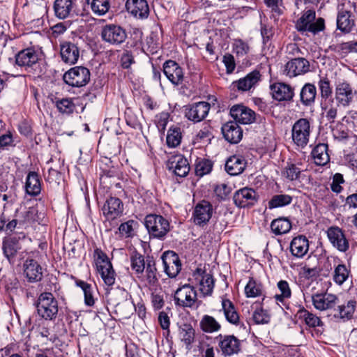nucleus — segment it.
I'll use <instances>...</instances> for the list:
<instances>
[{"label": "nucleus", "instance_id": "obj_1", "mask_svg": "<svg viewBox=\"0 0 357 357\" xmlns=\"http://www.w3.org/2000/svg\"><path fill=\"white\" fill-rule=\"evenodd\" d=\"M36 307L38 315L45 320L54 319L59 311L58 302L50 292L40 294L36 302Z\"/></svg>", "mask_w": 357, "mask_h": 357}, {"label": "nucleus", "instance_id": "obj_2", "mask_svg": "<svg viewBox=\"0 0 357 357\" xmlns=\"http://www.w3.org/2000/svg\"><path fill=\"white\" fill-rule=\"evenodd\" d=\"M94 259L98 272L105 284L112 286L115 282V272L107 255L100 248L94 250Z\"/></svg>", "mask_w": 357, "mask_h": 357}, {"label": "nucleus", "instance_id": "obj_3", "mask_svg": "<svg viewBox=\"0 0 357 357\" xmlns=\"http://www.w3.org/2000/svg\"><path fill=\"white\" fill-rule=\"evenodd\" d=\"M144 225L149 235L158 239L164 238L170 229L169 221L160 215H147Z\"/></svg>", "mask_w": 357, "mask_h": 357}, {"label": "nucleus", "instance_id": "obj_4", "mask_svg": "<svg viewBox=\"0 0 357 357\" xmlns=\"http://www.w3.org/2000/svg\"><path fill=\"white\" fill-rule=\"evenodd\" d=\"M315 11L307 10L303 12L296 23V28L300 32L308 31L316 34L324 29V20L318 18L315 22Z\"/></svg>", "mask_w": 357, "mask_h": 357}, {"label": "nucleus", "instance_id": "obj_5", "mask_svg": "<svg viewBox=\"0 0 357 357\" xmlns=\"http://www.w3.org/2000/svg\"><path fill=\"white\" fill-rule=\"evenodd\" d=\"M352 3L345 1L337 6V28L342 33H349L355 26V20L351 13Z\"/></svg>", "mask_w": 357, "mask_h": 357}, {"label": "nucleus", "instance_id": "obj_6", "mask_svg": "<svg viewBox=\"0 0 357 357\" xmlns=\"http://www.w3.org/2000/svg\"><path fill=\"white\" fill-rule=\"evenodd\" d=\"M311 133L310 123L307 119L297 120L291 128V138L294 143L301 148H304L309 142Z\"/></svg>", "mask_w": 357, "mask_h": 357}, {"label": "nucleus", "instance_id": "obj_7", "mask_svg": "<svg viewBox=\"0 0 357 357\" xmlns=\"http://www.w3.org/2000/svg\"><path fill=\"white\" fill-rule=\"evenodd\" d=\"M356 96V91L354 90L351 85L344 79L339 80L335 85V98L337 105L343 107H349L355 96Z\"/></svg>", "mask_w": 357, "mask_h": 357}, {"label": "nucleus", "instance_id": "obj_8", "mask_svg": "<svg viewBox=\"0 0 357 357\" xmlns=\"http://www.w3.org/2000/svg\"><path fill=\"white\" fill-rule=\"evenodd\" d=\"M90 71L83 66H76L70 68L63 75L65 83L73 87H82L88 84L90 80Z\"/></svg>", "mask_w": 357, "mask_h": 357}, {"label": "nucleus", "instance_id": "obj_9", "mask_svg": "<svg viewBox=\"0 0 357 357\" xmlns=\"http://www.w3.org/2000/svg\"><path fill=\"white\" fill-rule=\"evenodd\" d=\"M100 36L104 42L113 45H120L127 38L126 31L121 26L114 24L102 26Z\"/></svg>", "mask_w": 357, "mask_h": 357}, {"label": "nucleus", "instance_id": "obj_10", "mask_svg": "<svg viewBox=\"0 0 357 357\" xmlns=\"http://www.w3.org/2000/svg\"><path fill=\"white\" fill-rule=\"evenodd\" d=\"M15 64L26 70H30L38 64L39 52L33 47L24 48L15 56Z\"/></svg>", "mask_w": 357, "mask_h": 357}, {"label": "nucleus", "instance_id": "obj_11", "mask_svg": "<svg viewBox=\"0 0 357 357\" xmlns=\"http://www.w3.org/2000/svg\"><path fill=\"white\" fill-rule=\"evenodd\" d=\"M197 291L190 284H184L178 288L174 293V300L176 305L183 307H192L195 304Z\"/></svg>", "mask_w": 357, "mask_h": 357}, {"label": "nucleus", "instance_id": "obj_12", "mask_svg": "<svg viewBox=\"0 0 357 357\" xmlns=\"http://www.w3.org/2000/svg\"><path fill=\"white\" fill-rule=\"evenodd\" d=\"M211 105L208 102L201 101L185 106V116L194 123L203 121L208 114Z\"/></svg>", "mask_w": 357, "mask_h": 357}, {"label": "nucleus", "instance_id": "obj_13", "mask_svg": "<svg viewBox=\"0 0 357 357\" xmlns=\"http://www.w3.org/2000/svg\"><path fill=\"white\" fill-rule=\"evenodd\" d=\"M164 272L169 278H175L181 270V262L178 255L174 251L165 252L161 257Z\"/></svg>", "mask_w": 357, "mask_h": 357}, {"label": "nucleus", "instance_id": "obj_14", "mask_svg": "<svg viewBox=\"0 0 357 357\" xmlns=\"http://www.w3.org/2000/svg\"><path fill=\"white\" fill-rule=\"evenodd\" d=\"M212 215V205L208 201L202 200L195 207L192 213L193 222L196 225L204 227L208 222Z\"/></svg>", "mask_w": 357, "mask_h": 357}, {"label": "nucleus", "instance_id": "obj_15", "mask_svg": "<svg viewBox=\"0 0 357 357\" xmlns=\"http://www.w3.org/2000/svg\"><path fill=\"white\" fill-rule=\"evenodd\" d=\"M166 165L170 172L179 177L186 176L190 169L187 158L181 154L171 155Z\"/></svg>", "mask_w": 357, "mask_h": 357}, {"label": "nucleus", "instance_id": "obj_16", "mask_svg": "<svg viewBox=\"0 0 357 357\" xmlns=\"http://www.w3.org/2000/svg\"><path fill=\"white\" fill-rule=\"evenodd\" d=\"M259 199L257 192L250 188H243L235 192L233 199L238 207L245 208L255 205Z\"/></svg>", "mask_w": 357, "mask_h": 357}, {"label": "nucleus", "instance_id": "obj_17", "mask_svg": "<svg viewBox=\"0 0 357 357\" xmlns=\"http://www.w3.org/2000/svg\"><path fill=\"white\" fill-rule=\"evenodd\" d=\"M310 67V62L305 58H295L284 65L283 73L289 77H294L309 72Z\"/></svg>", "mask_w": 357, "mask_h": 357}, {"label": "nucleus", "instance_id": "obj_18", "mask_svg": "<svg viewBox=\"0 0 357 357\" xmlns=\"http://www.w3.org/2000/svg\"><path fill=\"white\" fill-rule=\"evenodd\" d=\"M102 211L107 220H114L122 215L123 204L120 199L111 197L106 200Z\"/></svg>", "mask_w": 357, "mask_h": 357}, {"label": "nucleus", "instance_id": "obj_19", "mask_svg": "<svg viewBox=\"0 0 357 357\" xmlns=\"http://www.w3.org/2000/svg\"><path fill=\"white\" fill-rule=\"evenodd\" d=\"M218 346L224 356L238 354L241 350L240 340L233 335H220Z\"/></svg>", "mask_w": 357, "mask_h": 357}, {"label": "nucleus", "instance_id": "obj_20", "mask_svg": "<svg viewBox=\"0 0 357 357\" xmlns=\"http://www.w3.org/2000/svg\"><path fill=\"white\" fill-rule=\"evenodd\" d=\"M163 73L174 85L183 83L184 74L181 67L174 61L168 60L163 63Z\"/></svg>", "mask_w": 357, "mask_h": 357}, {"label": "nucleus", "instance_id": "obj_21", "mask_svg": "<svg viewBox=\"0 0 357 357\" xmlns=\"http://www.w3.org/2000/svg\"><path fill=\"white\" fill-rule=\"evenodd\" d=\"M327 236L331 244L340 252H345L349 248V243L343 231L338 227H331L327 230Z\"/></svg>", "mask_w": 357, "mask_h": 357}, {"label": "nucleus", "instance_id": "obj_22", "mask_svg": "<svg viewBox=\"0 0 357 357\" xmlns=\"http://www.w3.org/2000/svg\"><path fill=\"white\" fill-rule=\"evenodd\" d=\"M79 48L70 42L63 41L60 44V54L62 61L70 65L75 64L79 58Z\"/></svg>", "mask_w": 357, "mask_h": 357}, {"label": "nucleus", "instance_id": "obj_23", "mask_svg": "<svg viewBox=\"0 0 357 357\" xmlns=\"http://www.w3.org/2000/svg\"><path fill=\"white\" fill-rule=\"evenodd\" d=\"M230 114L234 122L241 124H250L255 120V112L244 105H234L230 109Z\"/></svg>", "mask_w": 357, "mask_h": 357}, {"label": "nucleus", "instance_id": "obj_24", "mask_svg": "<svg viewBox=\"0 0 357 357\" xmlns=\"http://www.w3.org/2000/svg\"><path fill=\"white\" fill-rule=\"evenodd\" d=\"M127 11L137 19H146L149 15V6L146 0H127Z\"/></svg>", "mask_w": 357, "mask_h": 357}, {"label": "nucleus", "instance_id": "obj_25", "mask_svg": "<svg viewBox=\"0 0 357 357\" xmlns=\"http://www.w3.org/2000/svg\"><path fill=\"white\" fill-rule=\"evenodd\" d=\"M261 78V74L258 70H253L246 76L232 82L233 89L245 92L255 87Z\"/></svg>", "mask_w": 357, "mask_h": 357}, {"label": "nucleus", "instance_id": "obj_26", "mask_svg": "<svg viewBox=\"0 0 357 357\" xmlns=\"http://www.w3.org/2000/svg\"><path fill=\"white\" fill-rule=\"evenodd\" d=\"M222 133L230 144L238 143L243 137V130L236 122L229 121L222 127Z\"/></svg>", "mask_w": 357, "mask_h": 357}, {"label": "nucleus", "instance_id": "obj_27", "mask_svg": "<svg viewBox=\"0 0 357 357\" xmlns=\"http://www.w3.org/2000/svg\"><path fill=\"white\" fill-rule=\"evenodd\" d=\"M270 89L273 99L278 101H289L294 96L293 88L284 83H274L270 86Z\"/></svg>", "mask_w": 357, "mask_h": 357}, {"label": "nucleus", "instance_id": "obj_28", "mask_svg": "<svg viewBox=\"0 0 357 357\" xmlns=\"http://www.w3.org/2000/svg\"><path fill=\"white\" fill-rule=\"evenodd\" d=\"M24 273L30 282L40 281L43 278V268L37 261L27 259L24 264Z\"/></svg>", "mask_w": 357, "mask_h": 357}, {"label": "nucleus", "instance_id": "obj_29", "mask_svg": "<svg viewBox=\"0 0 357 357\" xmlns=\"http://www.w3.org/2000/svg\"><path fill=\"white\" fill-rule=\"evenodd\" d=\"M314 307L319 310H326L333 308L337 302V297L331 294H317L312 296Z\"/></svg>", "mask_w": 357, "mask_h": 357}, {"label": "nucleus", "instance_id": "obj_30", "mask_svg": "<svg viewBox=\"0 0 357 357\" xmlns=\"http://www.w3.org/2000/svg\"><path fill=\"white\" fill-rule=\"evenodd\" d=\"M22 245L20 237L9 236L5 238L2 243V250L5 257L10 262L20 250Z\"/></svg>", "mask_w": 357, "mask_h": 357}, {"label": "nucleus", "instance_id": "obj_31", "mask_svg": "<svg viewBox=\"0 0 357 357\" xmlns=\"http://www.w3.org/2000/svg\"><path fill=\"white\" fill-rule=\"evenodd\" d=\"M247 162L242 156L232 155L227 159L225 163L226 172L231 176L241 174L246 167Z\"/></svg>", "mask_w": 357, "mask_h": 357}, {"label": "nucleus", "instance_id": "obj_32", "mask_svg": "<svg viewBox=\"0 0 357 357\" xmlns=\"http://www.w3.org/2000/svg\"><path fill=\"white\" fill-rule=\"evenodd\" d=\"M309 250L307 238L304 236H298L293 238L290 244L291 254L298 258H301L306 255Z\"/></svg>", "mask_w": 357, "mask_h": 357}, {"label": "nucleus", "instance_id": "obj_33", "mask_svg": "<svg viewBox=\"0 0 357 357\" xmlns=\"http://www.w3.org/2000/svg\"><path fill=\"white\" fill-rule=\"evenodd\" d=\"M198 273L199 291L204 296H209L213 292L214 287V280L211 274L197 269ZM198 279V278H197Z\"/></svg>", "mask_w": 357, "mask_h": 357}, {"label": "nucleus", "instance_id": "obj_34", "mask_svg": "<svg viewBox=\"0 0 357 357\" xmlns=\"http://www.w3.org/2000/svg\"><path fill=\"white\" fill-rule=\"evenodd\" d=\"M328 144L324 143L318 144L312 151L311 155L317 165L324 166L330 160L328 153Z\"/></svg>", "mask_w": 357, "mask_h": 357}, {"label": "nucleus", "instance_id": "obj_35", "mask_svg": "<svg viewBox=\"0 0 357 357\" xmlns=\"http://www.w3.org/2000/svg\"><path fill=\"white\" fill-rule=\"evenodd\" d=\"M26 192L31 196H36L41 191V185L39 175L35 172H30L27 174L25 183Z\"/></svg>", "mask_w": 357, "mask_h": 357}, {"label": "nucleus", "instance_id": "obj_36", "mask_svg": "<svg viewBox=\"0 0 357 357\" xmlns=\"http://www.w3.org/2000/svg\"><path fill=\"white\" fill-rule=\"evenodd\" d=\"M317 96V89L313 84L307 83L301 89L300 99L302 104L306 107L312 105Z\"/></svg>", "mask_w": 357, "mask_h": 357}, {"label": "nucleus", "instance_id": "obj_37", "mask_svg": "<svg viewBox=\"0 0 357 357\" xmlns=\"http://www.w3.org/2000/svg\"><path fill=\"white\" fill-rule=\"evenodd\" d=\"M73 0H55L54 10L55 15L60 19L68 17L74 6Z\"/></svg>", "mask_w": 357, "mask_h": 357}, {"label": "nucleus", "instance_id": "obj_38", "mask_svg": "<svg viewBox=\"0 0 357 357\" xmlns=\"http://www.w3.org/2000/svg\"><path fill=\"white\" fill-rule=\"evenodd\" d=\"M222 310L224 312L226 320L230 324L237 325L239 322V316L233 303L227 298L222 300Z\"/></svg>", "mask_w": 357, "mask_h": 357}, {"label": "nucleus", "instance_id": "obj_39", "mask_svg": "<svg viewBox=\"0 0 357 357\" xmlns=\"http://www.w3.org/2000/svg\"><path fill=\"white\" fill-rule=\"evenodd\" d=\"M271 227L275 235H281L290 231L291 224L287 218H279L272 221Z\"/></svg>", "mask_w": 357, "mask_h": 357}, {"label": "nucleus", "instance_id": "obj_40", "mask_svg": "<svg viewBox=\"0 0 357 357\" xmlns=\"http://www.w3.org/2000/svg\"><path fill=\"white\" fill-rule=\"evenodd\" d=\"M201 329L206 333H212L218 332L221 328V325L216 319L210 315H204L200 321Z\"/></svg>", "mask_w": 357, "mask_h": 357}, {"label": "nucleus", "instance_id": "obj_41", "mask_svg": "<svg viewBox=\"0 0 357 357\" xmlns=\"http://www.w3.org/2000/svg\"><path fill=\"white\" fill-rule=\"evenodd\" d=\"M130 266L137 274H142L146 266L144 257L137 251H133L130 255Z\"/></svg>", "mask_w": 357, "mask_h": 357}, {"label": "nucleus", "instance_id": "obj_42", "mask_svg": "<svg viewBox=\"0 0 357 357\" xmlns=\"http://www.w3.org/2000/svg\"><path fill=\"white\" fill-rule=\"evenodd\" d=\"M263 286L261 282L252 278H250L245 287V294L248 298H255L263 294Z\"/></svg>", "mask_w": 357, "mask_h": 357}, {"label": "nucleus", "instance_id": "obj_43", "mask_svg": "<svg viewBox=\"0 0 357 357\" xmlns=\"http://www.w3.org/2000/svg\"><path fill=\"white\" fill-rule=\"evenodd\" d=\"M356 302L352 300L349 301L346 305H338L337 313L334 314V317L342 319H350L353 317Z\"/></svg>", "mask_w": 357, "mask_h": 357}, {"label": "nucleus", "instance_id": "obj_44", "mask_svg": "<svg viewBox=\"0 0 357 357\" xmlns=\"http://www.w3.org/2000/svg\"><path fill=\"white\" fill-rule=\"evenodd\" d=\"M318 87L320 91L321 101L333 100L332 97L333 90L331 82L326 77H322L318 82Z\"/></svg>", "mask_w": 357, "mask_h": 357}, {"label": "nucleus", "instance_id": "obj_45", "mask_svg": "<svg viewBox=\"0 0 357 357\" xmlns=\"http://www.w3.org/2000/svg\"><path fill=\"white\" fill-rule=\"evenodd\" d=\"M292 197L286 194L275 195L268 201V208L284 207L290 204L292 202Z\"/></svg>", "mask_w": 357, "mask_h": 357}, {"label": "nucleus", "instance_id": "obj_46", "mask_svg": "<svg viewBox=\"0 0 357 357\" xmlns=\"http://www.w3.org/2000/svg\"><path fill=\"white\" fill-rule=\"evenodd\" d=\"M146 278L150 285H155L158 282V271L155 266V262L152 258L146 259Z\"/></svg>", "mask_w": 357, "mask_h": 357}, {"label": "nucleus", "instance_id": "obj_47", "mask_svg": "<svg viewBox=\"0 0 357 357\" xmlns=\"http://www.w3.org/2000/svg\"><path fill=\"white\" fill-rule=\"evenodd\" d=\"M298 314L300 318L304 319L305 323L310 327L314 328L323 325V322L319 317L310 312L303 307L298 310Z\"/></svg>", "mask_w": 357, "mask_h": 357}, {"label": "nucleus", "instance_id": "obj_48", "mask_svg": "<svg viewBox=\"0 0 357 357\" xmlns=\"http://www.w3.org/2000/svg\"><path fill=\"white\" fill-rule=\"evenodd\" d=\"M337 104H335L334 99L321 102V107L325 111L326 118L330 122H334L337 114Z\"/></svg>", "mask_w": 357, "mask_h": 357}, {"label": "nucleus", "instance_id": "obj_49", "mask_svg": "<svg viewBox=\"0 0 357 357\" xmlns=\"http://www.w3.org/2000/svg\"><path fill=\"white\" fill-rule=\"evenodd\" d=\"M75 283L84 292V303L87 306H93L95 303V299L93 298V289L92 286L83 280H77Z\"/></svg>", "mask_w": 357, "mask_h": 357}, {"label": "nucleus", "instance_id": "obj_50", "mask_svg": "<svg viewBox=\"0 0 357 357\" xmlns=\"http://www.w3.org/2000/svg\"><path fill=\"white\" fill-rule=\"evenodd\" d=\"M182 138L181 128L172 127L168 130L167 135V144L169 147H176L181 143Z\"/></svg>", "mask_w": 357, "mask_h": 357}, {"label": "nucleus", "instance_id": "obj_51", "mask_svg": "<svg viewBox=\"0 0 357 357\" xmlns=\"http://www.w3.org/2000/svg\"><path fill=\"white\" fill-rule=\"evenodd\" d=\"M179 336L187 346L190 345L195 340V330L188 324H184L179 328Z\"/></svg>", "mask_w": 357, "mask_h": 357}, {"label": "nucleus", "instance_id": "obj_52", "mask_svg": "<svg viewBox=\"0 0 357 357\" xmlns=\"http://www.w3.org/2000/svg\"><path fill=\"white\" fill-rule=\"evenodd\" d=\"M213 168V163L208 159H198L195 164V174L202 177L209 174Z\"/></svg>", "mask_w": 357, "mask_h": 357}, {"label": "nucleus", "instance_id": "obj_53", "mask_svg": "<svg viewBox=\"0 0 357 357\" xmlns=\"http://www.w3.org/2000/svg\"><path fill=\"white\" fill-rule=\"evenodd\" d=\"M91 7L95 14L101 16L109 10L110 3L109 0H93Z\"/></svg>", "mask_w": 357, "mask_h": 357}, {"label": "nucleus", "instance_id": "obj_54", "mask_svg": "<svg viewBox=\"0 0 357 357\" xmlns=\"http://www.w3.org/2000/svg\"><path fill=\"white\" fill-rule=\"evenodd\" d=\"M56 106L63 114H70L73 112L75 105L70 98H62L56 101Z\"/></svg>", "mask_w": 357, "mask_h": 357}, {"label": "nucleus", "instance_id": "obj_55", "mask_svg": "<svg viewBox=\"0 0 357 357\" xmlns=\"http://www.w3.org/2000/svg\"><path fill=\"white\" fill-rule=\"evenodd\" d=\"M349 276V271L344 264L337 265L334 271L333 280L338 284H343Z\"/></svg>", "mask_w": 357, "mask_h": 357}, {"label": "nucleus", "instance_id": "obj_56", "mask_svg": "<svg viewBox=\"0 0 357 357\" xmlns=\"http://www.w3.org/2000/svg\"><path fill=\"white\" fill-rule=\"evenodd\" d=\"M271 317L268 312L261 307L257 308L252 314V320L256 324L269 323Z\"/></svg>", "mask_w": 357, "mask_h": 357}, {"label": "nucleus", "instance_id": "obj_57", "mask_svg": "<svg viewBox=\"0 0 357 357\" xmlns=\"http://www.w3.org/2000/svg\"><path fill=\"white\" fill-rule=\"evenodd\" d=\"M278 288L280 290V294L275 296L276 301L282 302L284 299L291 297V291L289 283L287 281H279L278 282Z\"/></svg>", "mask_w": 357, "mask_h": 357}, {"label": "nucleus", "instance_id": "obj_58", "mask_svg": "<svg viewBox=\"0 0 357 357\" xmlns=\"http://www.w3.org/2000/svg\"><path fill=\"white\" fill-rule=\"evenodd\" d=\"M125 119L127 125L131 128L134 129H140L142 128L139 118L130 108H127L126 109Z\"/></svg>", "mask_w": 357, "mask_h": 357}, {"label": "nucleus", "instance_id": "obj_59", "mask_svg": "<svg viewBox=\"0 0 357 357\" xmlns=\"http://www.w3.org/2000/svg\"><path fill=\"white\" fill-rule=\"evenodd\" d=\"M301 169L295 164H288L285 167L283 175L289 181H294L299 178Z\"/></svg>", "mask_w": 357, "mask_h": 357}, {"label": "nucleus", "instance_id": "obj_60", "mask_svg": "<svg viewBox=\"0 0 357 357\" xmlns=\"http://www.w3.org/2000/svg\"><path fill=\"white\" fill-rule=\"evenodd\" d=\"M250 51L248 44L241 39L236 40L234 43V52L239 57L247 55Z\"/></svg>", "mask_w": 357, "mask_h": 357}, {"label": "nucleus", "instance_id": "obj_61", "mask_svg": "<svg viewBox=\"0 0 357 357\" xmlns=\"http://www.w3.org/2000/svg\"><path fill=\"white\" fill-rule=\"evenodd\" d=\"M137 224V222L132 220L122 223L119 227V232L128 237L131 236L133 234L134 226Z\"/></svg>", "mask_w": 357, "mask_h": 357}, {"label": "nucleus", "instance_id": "obj_62", "mask_svg": "<svg viewBox=\"0 0 357 357\" xmlns=\"http://www.w3.org/2000/svg\"><path fill=\"white\" fill-rule=\"evenodd\" d=\"M135 62L132 54L129 51L124 52L121 57V66L123 68H129L130 66Z\"/></svg>", "mask_w": 357, "mask_h": 357}, {"label": "nucleus", "instance_id": "obj_63", "mask_svg": "<svg viewBox=\"0 0 357 357\" xmlns=\"http://www.w3.org/2000/svg\"><path fill=\"white\" fill-rule=\"evenodd\" d=\"M14 140L13 135L10 132L1 135L0 136V148L5 149H7L8 146H13L14 144Z\"/></svg>", "mask_w": 357, "mask_h": 357}, {"label": "nucleus", "instance_id": "obj_64", "mask_svg": "<svg viewBox=\"0 0 357 357\" xmlns=\"http://www.w3.org/2000/svg\"><path fill=\"white\" fill-rule=\"evenodd\" d=\"M223 63L226 67L227 73H231L235 68V61L234 56L230 54H227L223 56Z\"/></svg>", "mask_w": 357, "mask_h": 357}]
</instances>
